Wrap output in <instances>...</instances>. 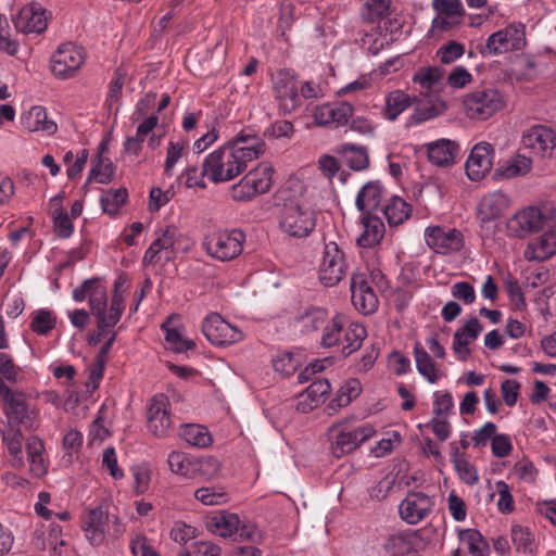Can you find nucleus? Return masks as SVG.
<instances>
[{
    "mask_svg": "<svg viewBox=\"0 0 556 556\" xmlns=\"http://www.w3.org/2000/svg\"><path fill=\"white\" fill-rule=\"evenodd\" d=\"M202 332L215 346H227L243 340V332L226 321L219 314L207 315L202 323Z\"/></svg>",
    "mask_w": 556,
    "mask_h": 556,
    "instance_id": "9d476101",
    "label": "nucleus"
},
{
    "mask_svg": "<svg viewBox=\"0 0 556 556\" xmlns=\"http://www.w3.org/2000/svg\"><path fill=\"white\" fill-rule=\"evenodd\" d=\"M441 113V105L438 103L429 102L424 105L418 102L412 115L413 124H421L428 119L438 116Z\"/></svg>",
    "mask_w": 556,
    "mask_h": 556,
    "instance_id": "0e129e2a",
    "label": "nucleus"
},
{
    "mask_svg": "<svg viewBox=\"0 0 556 556\" xmlns=\"http://www.w3.org/2000/svg\"><path fill=\"white\" fill-rule=\"evenodd\" d=\"M328 312L320 307H311L296 317L303 333L323 330L328 320Z\"/></svg>",
    "mask_w": 556,
    "mask_h": 556,
    "instance_id": "4c0bfd02",
    "label": "nucleus"
},
{
    "mask_svg": "<svg viewBox=\"0 0 556 556\" xmlns=\"http://www.w3.org/2000/svg\"><path fill=\"white\" fill-rule=\"evenodd\" d=\"M531 168V160L529 157L518 155L507 164L496 169L495 176L502 178H514L526 175Z\"/></svg>",
    "mask_w": 556,
    "mask_h": 556,
    "instance_id": "09e8293b",
    "label": "nucleus"
},
{
    "mask_svg": "<svg viewBox=\"0 0 556 556\" xmlns=\"http://www.w3.org/2000/svg\"><path fill=\"white\" fill-rule=\"evenodd\" d=\"M344 163L353 170L361 172L369 167V155L365 147L344 144L341 150Z\"/></svg>",
    "mask_w": 556,
    "mask_h": 556,
    "instance_id": "79ce46f5",
    "label": "nucleus"
},
{
    "mask_svg": "<svg viewBox=\"0 0 556 556\" xmlns=\"http://www.w3.org/2000/svg\"><path fill=\"white\" fill-rule=\"evenodd\" d=\"M110 514L101 506L91 509L84 522L85 536L93 546L101 545L105 540Z\"/></svg>",
    "mask_w": 556,
    "mask_h": 556,
    "instance_id": "b1692460",
    "label": "nucleus"
},
{
    "mask_svg": "<svg viewBox=\"0 0 556 556\" xmlns=\"http://www.w3.org/2000/svg\"><path fill=\"white\" fill-rule=\"evenodd\" d=\"M366 337L362 324L350 321L344 314H336L324 326L320 345L326 349L340 346L342 354L349 356L361 349Z\"/></svg>",
    "mask_w": 556,
    "mask_h": 556,
    "instance_id": "f03ea898",
    "label": "nucleus"
},
{
    "mask_svg": "<svg viewBox=\"0 0 556 556\" xmlns=\"http://www.w3.org/2000/svg\"><path fill=\"white\" fill-rule=\"evenodd\" d=\"M361 393V382L357 379H350L342 386L337 394V397L332 400L331 406L345 407Z\"/></svg>",
    "mask_w": 556,
    "mask_h": 556,
    "instance_id": "603ef678",
    "label": "nucleus"
},
{
    "mask_svg": "<svg viewBox=\"0 0 556 556\" xmlns=\"http://www.w3.org/2000/svg\"><path fill=\"white\" fill-rule=\"evenodd\" d=\"M511 540L517 552L532 554L536 549L534 535L527 527L514 526L511 528Z\"/></svg>",
    "mask_w": 556,
    "mask_h": 556,
    "instance_id": "de8ad7c7",
    "label": "nucleus"
},
{
    "mask_svg": "<svg viewBox=\"0 0 556 556\" xmlns=\"http://www.w3.org/2000/svg\"><path fill=\"white\" fill-rule=\"evenodd\" d=\"M239 523L240 519L237 514L220 511L211 518L208 526L212 532L228 538L237 533Z\"/></svg>",
    "mask_w": 556,
    "mask_h": 556,
    "instance_id": "c9c22d12",
    "label": "nucleus"
},
{
    "mask_svg": "<svg viewBox=\"0 0 556 556\" xmlns=\"http://www.w3.org/2000/svg\"><path fill=\"white\" fill-rule=\"evenodd\" d=\"M414 357L419 375L422 376L431 384L438 382L441 374L437 368L432 357L418 342L414 345Z\"/></svg>",
    "mask_w": 556,
    "mask_h": 556,
    "instance_id": "473e14b6",
    "label": "nucleus"
},
{
    "mask_svg": "<svg viewBox=\"0 0 556 556\" xmlns=\"http://www.w3.org/2000/svg\"><path fill=\"white\" fill-rule=\"evenodd\" d=\"M556 254V231L549 230L531 241L526 251L525 257L529 261H545Z\"/></svg>",
    "mask_w": 556,
    "mask_h": 556,
    "instance_id": "cd10ccee",
    "label": "nucleus"
},
{
    "mask_svg": "<svg viewBox=\"0 0 556 556\" xmlns=\"http://www.w3.org/2000/svg\"><path fill=\"white\" fill-rule=\"evenodd\" d=\"M299 362L291 353H282L273 359V367L276 372L283 376L292 375L298 368Z\"/></svg>",
    "mask_w": 556,
    "mask_h": 556,
    "instance_id": "e2e57ef3",
    "label": "nucleus"
},
{
    "mask_svg": "<svg viewBox=\"0 0 556 556\" xmlns=\"http://www.w3.org/2000/svg\"><path fill=\"white\" fill-rule=\"evenodd\" d=\"M526 46V29L521 23L509 24L491 34L484 45L477 47L483 58L496 56L509 51L521 50Z\"/></svg>",
    "mask_w": 556,
    "mask_h": 556,
    "instance_id": "423d86ee",
    "label": "nucleus"
},
{
    "mask_svg": "<svg viewBox=\"0 0 556 556\" xmlns=\"http://www.w3.org/2000/svg\"><path fill=\"white\" fill-rule=\"evenodd\" d=\"M374 434L375 429L370 425L354 427L346 420L336 422L328 429L331 453L340 458L356 450Z\"/></svg>",
    "mask_w": 556,
    "mask_h": 556,
    "instance_id": "20e7f679",
    "label": "nucleus"
},
{
    "mask_svg": "<svg viewBox=\"0 0 556 556\" xmlns=\"http://www.w3.org/2000/svg\"><path fill=\"white\" fill-rule=\"evenodd\" d=\"M458 539L467 545L472 556H490V547L483 535L476 529L459 530Z\"/></svg>",
    "mask_w": 556,
    "mask_h": 556,
    "instance_id": "a19ab883",
    "label": "nucleus"
},
{
    "mask_svg": "<svg viewBox=\"0 0 556 556\" xmlns=\"http://www.w3.org/2000/svg\"><path fill=\"white\" fill-rule=\"evenodd\" d=\"M128 192L126 188L109 189L102 192L100 204L102 211L111 216L116 215L126 203Z\"/></svg>",
    "mask_w": 556,
    "mask_h": 556,
    "instance_id": "c03bdc74",
    "label": "nucleus"
},
{
    "mask_svg": "<svg viewBox=\"0 0 556 556\" xmlns=\"http://www.w3.org/2000/svg\"><path fill=\"white\" fill-rule=\"evenodd\" d=\"M522 144L538 155H549L556 147V131L548 126L535 125L522 136Z\"/></svg>",
    "mask_w": 556,
    "mask_h": 556,
    "instance_id": "a211bd4d",
    "label": "nucleus"
},
{
    "mask_svg": "<svg viewBox=\"0 0 556 556\" xmlns=\"http://www.w3.org/2000/svg\"><path fill=\"white\" fill-rule=\"evenodd\" d=\"M451 446V460L457 471L460 480L468 485H473L478 482L479 476L476 467L470 464L460 453L455 442Z\"/></svg>",
    "mask_w": 556,
    "mask_h": 556,
    "instance_id": "f704fd0d",
    "label": "nucleus"
},
{
    "mask_svg": "<svg viewBox=\"0 0 556 556\" xmlns=\"http://www.w3.org/2000/svg\"><path fill=\"white\" fill-rule=\"evenodd\" d=\"M509 197L502 190L489 192L482 197L478 204V216L481 223L500 218L509 207Z\"/></svg>",
    "mask_w": 556,
    "mask_h": 556,
    "instance_id": "5701e85b",
    "label": "nucleus"
},
{
    "mask_svg": "<svg viewBox=\"0 0 556 556\" xmlns=\"http://www.w3.org/2000/svg\"><path fill=\"white\" fill-rule=\"evenodd\" d=\"M85 54L73 43L61 45L51 56V71L58 78L72 77L83 65Z\"/></svg>",
    "mask_w": 556,
    "mask_h": 556,
    "instance_id": "f8f14e48",
    "label": "nucleus"
},
{
    "mask_svg": "<svg viewBox=\"0 0 556 556\" xmlns=\"http://www.w3.org/2000/svg\"><path fill=\"white\" fill-rule=\"evenodd\" d=\"M494 148L488 142L477 143L465 164L466 174L472 181H480L492 169Z\"/></svg>",
    "mask_w": 556,
    "mask_h": 556,
    "instance_id": "dca6fc26",
    "label": "nucleus"
},
{
    "mask_svg": "<svg viewBox=\"0 0 556 556\" xmlns=\"http://www.w3.org/2000/svg\"><path fill=\"white\" fill-rule=\"evenodd\" d=\"M161 328L165 332L166 343L174 352L184 353L195 348L194 341L184 338L177 328L168 326V321L163 323Z\"/></svg>",
    "mask_w": 556,
    "mask_h": 556,
    "instance_id": "49530a36",
    "label": "nucleus"
},
{
    "mask_svg": "<svg viewBox=\"0 0 556 556\" xmlns=\"http://www.w3.org/2000/svg\"><path fill=\"white\" fill-rule=\"evenodd\" d=\"M0 396L5 404L4 414L9 425L25 424L29 419V408L23 393L14 392L4 382H0Z\"/></svg>",
    "mask_w": 556,
    "mask_h": 556,
    "instance_id": "6ab92c4d",
    "label": "nucleus"
},
{
    "mask_svg": "<svg viewBox=\"0 0 556 556\" xmlns=\"http://www.w3.org/2000/svg\"><path fill=\"white\" fill-rule=\"evenodd\" d=\"M380 212L390 226H397L410 216L412 206L402 198L393 195L386 205L381 206Z\"/></svg>",
    "mask_w": 556,
    "mask_h": 556,
    "instance_id": "72a5a7b5",
    "label": "nucleus"
},
{
    "mask_svg": "<svg viewBox=\"0 0 556 556\" xmlns=\"http://www.w3.org/2000/svg\"><path fill=\"white\" fill-rule=\"evenodd\" d=\"M364 231L357 239L361 248H372L377 245L384 236L386 228L381 218L374 214H362Z\"/></svg>",
    "mask_w": 556,
    "mask_h": 556,
    "instance_id": "c756f323",
    "label": "nucleus"
},
{
    "mask_svg": "<svg viewBox=\"0 0 556 556\" xmlns=\"http://www.w3.org/2000/svg\"><path fill=\"white\" fill-rule=\"evenodd\" d=\"M194 459L195 457L173 451L168 454L167 464L172 472L185 478H194Z\"/></svg>",
    "mask_w": 556,
    "mask_h": 556,
    "instance_id": "a18cd8bd",
    "label": "nucleus"
},
{
    "mask_svg": "<svg viewBox=\"0 0 556 556\" xmlns=\"http://www.w3.org/2000/svg\"><path fill=\"white\" fill-rule=\"evenodd\" d=\"M482 330L483 326L480 320L477 317H472L455 331L453 336V350L459 359H467L470 354L468 345L479 337Z\"/></svg>",
    "mask_w": 556,
    "mask_h": 556,
    "instance_id": "a878e982",
    "label": "nucleus"
},
{
    "mask_svg": "<svg viewBox=\"0 0 556 556\" xmlns=\"http://www.w3.org/2000/svg\"><path fill=\"white\" fill-rule=\"evenodd\" d=\"M55 324L54 314L49 309L41 308L34 313L30 329L40 336H45L55 327Z\"/></svg>",
    "mask_w": 556,
    "mask_h": 556,
    "instance_id": "8fccbe9b",
    "label": "nucleus"
},
{
    "mask_svg": "<svg viewBox=\"0 0 556 556\" xmlns=\"http://www.w3.org/2000/svg\"><path fill=\"white\" fill-rule=\"evenodd\" d=\"M427 245L438 254H448L464 247V236L455 228L429 226L425 229Z\"/></svg>",
    "mask_w": 556,
    "mask_h": 556,
    "instance_id": "ddd939ff",
    "label": "nucleus"
},
{
    "mask_svg": "<svg viewBox=\"0 0 556 556\" xmlns=\"http://www.w3.org/2000/svg\"><path fill=\"white\" fill-rule=\"evenodd\" d=\"M427 154L433 165L446 167L454 164L458 146L450 139H439L427 144Z\"/></svg>",
    "mask_w": 556,
    "mask_h": 556,
    "instance_id": "bb28decb",
    "label": "nucleus"
},
{
    "mask_svg": "<svg viewBox=\"0 0 556 556\" xmlns=\"http://www.w3.org/2000/svg\"><path fill=\"white\" fill-rule=\"evenodd\" d=\"M20 425H9L7 430H2V439L7 444L9 452L18 456L22 453V432L18 428Z\"/></svg>",
    "mask_w": 556,
    "mask_h": 556,
    "instance_id": "bf43d9fd",
    "label": "nucleus"
},
{
    "mask_svg": "<svg viewBox=\"0 0 556 556\" xmlns=\"http://www.w3.org/2000/svg\"><path fill=\"white\" fill-rule=\"evenodd\" d=\"M390 5L391 0H367L364 5V20L374 23L387 17Z\"/></svg>",
    "mask_w": 556,
    "mask_h": 556,
    "instance_id": "3c124183",
    "label": "nucleus"
},
{
    "mask_svg": "<svg viewBox=\"0 0 556 556\" xmlns=\"http://www.w3.org/2000/svg\"><path fill=\"white\" fill-rule=\"evenodd\" d=\"M384 189L379 180L368 181L357 192L355 204L362 214H374L381 210Z\"/></svg>",
    "mask_w": 556,
    "mask_h": 556,
    "instance_id": "393cba45",
    "label": "nucleus"
},
{
    "mask_svg": "<svg viewBox=\"0 0 556 556\" xmlns=\"http://www.w3.org/2000/svg\"><path fill=\"white\" fill-rule=\"evenodd\" d=\"M245 233L238 229H225L210 233L203 241L206 253L220 262L236 258L243 250Z\"/></svg>",
    "mask_w": 556,
    "mask_h": 556,
    "instance_id": "39448f33",
    "label": "nucleus"
},
{
    "mask_svg": "<svg viewBox=\"0 0 556 556\" xmlns=\"http://www.w3.org/2000/svg\"><path fill=\"white\" fill-rule=\"evenodd\" d=\"M416 539L414 531L397 532L386 539L383 548L393 556H404L415 549Z\"/></svg>",
    "mask_w": 556,
    "mask_h": 556,
    "instance_id": "7c9ffc66",
    "label": "nucleus"
},
{
    "mask_svg": "<svg viewBox=\"0 0 556 556\" xmlns=\"http://www.w3.org/2000/svg\"><path fill=\"white\" fill-rule=\"evenodd\" d=\"M13 23L18 31L40 34L47 28L46 10L38 3H30L20 10Z\"/></svg>",
    "mask_w": 556,
    "mask_h": 556,
    "instance_id": "412c9836",
    "label": "nucleus"
},
{
    "mask_svg": "<svg viewBox=\"0 0 556 556\" xmlns=\"http://www.w3.org/2000/svg\"><path fill=\"white\" fill-rule=\"evenodd\" d=\"M179 437L188 444L195 447H206L211 445L213 439L210 431L201 425L187 424L180 427Z\"/></svg>",
    "mask_w": 556,
    "mask_h": 556,
    "instance_id": "ea45409f",
    "label": "nucleus"
},
{
    "mask_svg": "<svg viewBox=\"0 0 556 556\" xmlns=\"http://www.w3.org/2000/svg\"><path fill=\"white\" fill-rule=\"evenodd\" d=\"M351 293L354 307L364 315L372 314L378 308V298L363 275L352 277Z\"/></svg>",
    "mask_w": 556,
    "mask_h": 556,
    "instance_id": "4be33fe9",
    "label": "nucleus"
},
{
    "mask_svg": "<svg viewBox=\"0 0 556 556\" xmlns=\"http://www.w3.org/2000/svg\"><path fill=\"white\" fill-rule=\"evenodd\" d=\"M54 232L59 238L67 239L74 231L71 217L62 208H55L52 214Z\"/></svg>",
    "mask_w": 556,
    "mask_h": 556,
    "instance_id": "4d7b16f0",
    "label": "nucleus"
},
{
    "mask_svg": "<svg viewBox=\"0 0 556 556\" xmlns=\"http://www.w3.org/2000/svg\"><path fill=\"white\" fill-rule=\"evenodd\" d=\"M264 152L265 143L260 137L240 131L204 157L202 176H206L213 184L230 181L247 169L249 162L258 159Z\"/></svg>",
    "mask_w": 556,
    "mask_h": 556,
    "instance_id": "f257e3e1",
    "label": "nucleus"
},
{
    "mask_svg": "<svg viewBox=\"0 0 556 556\" xmlns=\"http://www.w3.org/2000/svg\"><path fill=\"white\" fill-rule=\"evenodd\" d=\"M114 174L115 167L113 163L109 159H103L99 155L92 162L85 186L93 180L103 185L110 184L114 178Z\"/></svg>",
    "mask_w": 556,
    "mask_h": 556,
    "instance_id": "37998d69",
    "label": "nucleus"
},
{
    "mask_svg": "<svg viewBox=\"0 0 556 556\" xmlns=\"http://www.w3.org/2000/svg\"><path fill=\"white\" fill-rule=\"evenodd\" d=\"M294 134L293 124L290 121L280 119L274 122L266 130L265 136L271 139L292 138Z\"/></svg>",
    "mask_w": 556,
    "mask_h": 556,
    "instance_id": "69168bd1",
    "label": "nucleus"
},
{
    "mask_svg": "<svg viewBox=\"0 0 556 556\" xmlns=\"http://www.w3.org/2000/svg\"><path fill=\"white\" fill-rule=\"evenodd\" d=\"M546 217L540 208L530 206L517 212L507 220L506 227L509 236L525 238L526 236L543 229Z\"/></svg>",
    "mask_w": 556,
    "mask_h": 556,
    "instance_id": "2eb2a0df",
    "label": "nucleus"
},
{
    "mask_svg": "<svg viewBox=\"0 0 556 556\" xmlns=\"http://www.w3.org/2000/svg\"><path fill=\"white\" fill-rule=\"evenodd\" d=\"M464 52V45L456 41H450L438 50V56L443 64H451L459 59Z\"/></svg>",
    "mask_w": 556,
    "mask_h": 556,
    "instance_id": "338daca9",
    "label": "nucleus"
},
{
    "mask_svg": "<svg viewBox=\"0 0 556 556\" xmlns=\"http://www.w3.org/2000/svg\"><path fill=\"white\" fill-rule=\"evenodd\" d=\"M255 195H257V193L254 188H252V185L247 175H244L239 182L232 185L231 187V197L235 201H249Z\"/></svg>",
    "mask_w": 556,
    "mask_h": 556,
    "instance_id": "774afa93",
    "label": "nucleus"
},
{
    "mask_svg": "<svg viewBox=\"0 0 556 556\" xmlns=\"http://www.w3.org/2000/svg\"><path fill=\"white\" fill-rule=\"evenodd\" d=\"M348 265L344 252L338 243H325L321 262L319 264V280L326 287L339 283L345 275Z\"/></svg>",
    "mask_w": 556,
    "mask_h": 556,
    "instance_id": "1a4fd4ad",
    "label": "nucleus"
},
{
    "mask_svg": "<svg viewBox=\"0 0 556 556\" xmlns=\"http://www.w3.org/2000/svg\"><path fill=\"white\" fill-rule=\"evenodd\" d=\"M23 124L29 131H42L47 135H53L58 126L53 121L48 119L47 111L43 106H33L26 116Z\"/></svg>",
    "mask_w": 556,
    "mask_h": 556,
    "instance_id": "2f4dec72",
    "label": "nucleus"
},
{
    "mask_svg": "<svg viewBox=\"0 0 556 556\" xmlns=\"http://www.w3.org/2000/svg\"><path fill=\"white\" fill-rule=\"evenodd\" d=\"M432 8L441 15L450 18H462L465 14L464 5L460 0H432Z\"/></svg>",
    "mask_w": 556,
    "mask_h": 556,
    "instance_id": "5fc2aeb1",
    "label": "nucleus"
},
{
    "mask_svg": "<svg viewBox=\"0 0 556 556\" xmlns=\"http://www.w3.org/2000/svg\"><path fill=\"white\" fill-rule=\"evenodd\" d=\"M273 85L283 114H290L301 105L298 84L290 70L277 71L273 76Z\"/></svg>",
    "mask_w": 556,
    "mask_h": 556,
    "instance_id": "9b49d317",
    "label": "nucleus"
},
{
    "mask_svg": "<svg viewBox=\"0 0 556 556\" xmlns=\"http://www.w3.org/2000/svg\"><path fill=\"white\" fill-rule=\"evenodd\" d=\"M73 299L76 302L88 299L91 313L101 325H116L121 320L117 296H112L110 309L106 312L108 291L100 278L86 279L73 290Z\"/></svg>",
    "mask_w": 556,
    "mask_h": 556,
    "instance_id": "7ed1b4c3",
    "label": "nucleus"
},
{
    "mask_svg": "<svg viewBox=\"0 0 556 556\" xmlns=\"http://www.w3.org/2000/svg\"><path fill=\"white\" fill-rule=\"evenodd\" d=\"M274 167L268 163H261L247 174L252 188L257 194L268 192L273 185Z\"/></svg>",
    "mask_w": 556,
    "mask_h": 556,
    "instance_id": "58836bf2",
    "label": "nucleus"
},
{
    "mask_svg": "<svg viewBox=\"0 0 556 556\" xmlns=\"http://www.w3.org/2000/svg\"><path fill=\"white\" fill-rule=\"evenodd\" d=\"M331 391V386L327 379H316L300 394L298 401V410L308 412L324 401L325 396Z\"/></svg>",
    "mask_w": 556,
    "mask_h": 556,
    "instance_id": "c85d7f7f",
    "label": "nucleus"
},
{
    "mask_svg": "<svg viewBox=\"0 0 556 556\" xmlns=\"http://www.w3.org/2000/svg\"><path fill=\"white\" fill-rule=\"evenodd\" d=\"M416 98H410L403 90H394L386 96L384 117L389 121H395L407 108H409Z\"/></svg>",
    "mask_w": 556,
    "mask_h": 556,
    "instance_id": "e433bc0d",
    "label": "nucleus"
},
{
    "mask_svg": "<svg viewBox=\"0 0 556 556\" xmlns=\"http://www.w3.org/2000/svg\"><path fill=\"white\" fill-rule=\"evenodd\" d=\"M353 115V106L348 102L324 103L316 106L313 117L319 126H344Z\"/></svg>",
    "mask_w": 556,
    "mask_h": 556,
    "instance_id": "aec40b11",
    "label": "nucleus"
},
{
    "mask_svg": "<svg viewBox=\"0 0 556 556\" xmlns=\"http://www.w3.org/2000/svg\"><path fill=\"white\" fill-rule=\"evenodd\" d=\"M503 97L494 88H482L470 92L464 100L466 115L471 119L484 121L503 106Z\"/></svg>",
    "mask_w": 556,
    "mask_h": 556,
    "instance_id": "6e6552de",
    "label": "nucleus"
},
{
    "mask_svg": "<svg viewBox=\"0 0 556 556\" xmlns=\"http://www.w3.org/2000/svg\"><path fill=\"white\" fill-rule=\"evenodd\" d=\"M219 468V462L213 456L195 457L194 478L200 476L206 479H211L218 473Z\"/></svg>",
    "mask_w": 556,
    "mask_h": 556,
    "instance_id": "13d9d810",
    "label": "nucleus"
},
{
    "mask_svg": "<svg viewBox=\"0 0 556 556\" xmlns=\"http://www.w3.org/2000/svg\"><path fill=\"white\" fill-rule=\"evenodd\" d=\"M194 497L204 505H220L228 501V495L223 489L203 486L194 492Z\"/></svg>",
    "mask_w": 556,
    "mask_h": 556,
    "instance_id": "864d4df0",
    "label": "nucleus"
},
{
    "mask_svg": "<svg viewBox=\"0 0 556 556\" xmlns=\"http://www.w3.org/2000/svg\"><path fill=\"white\" fill-rule=\"evenodd\" d=\"M443 72L441 68L433 66L421 68L414 74L413 81L419 84L424 89L433 88L442 78Z\"/></svg>",
    "mask_w": 556,
    "mask_h": 556,
    "instance_id": "6e6d98bb",
    "label": "nucleus"
},
{
    "mask_svg": "<svg viewBox=\"0 0 556 556\" xmlns=\"http://www.w3.org/2000/svg\"><path fill=\"white\" fill-rule=\"evenodd\" d=\"M434 503L422 492L409 493L400 504L401 518L409 525H417L432 510Z\"/></svg>",
    "mask_w": 556,
    "mask_h": 556,
    "instance_id": "f3484780",
    "label": "nucleus"
},
{
    "mask_svg": "<svg viewBox=\"0 0 556 556\" xmlns=\"http://www.w3.org/2000/svg\"><path fill=\"white\" fill-rule=\"evenodd\" d=\"M185 147L186 143L184 141H169L164 165V174L166 176H172L173 168L181 157Z\"/></svg>",
    "mask_w": 556,
    "mask_h": 556,
    "instance_id": "680f3d73",
    "label": "nucleus"
},
{
    "mask_svg": "<svg viewBox=\"0 0 556 556\" xmlns=\"http://www.w3.org/2000/svg\"><path fill=\"white\" fill-rule=\"evenodd\" d=\"M279 225L281 230L290 237H307L316 226L315 212L298 203L286 204Z\"/></svg>",
    "mask_w": 556,
    "mask_h": 556,
    "instance_id": "0eeeda50",
    "label": "nucleus"
},
{
    "mask_svg": "<svg viewBox=\"0 0 556 556\" xmlns=\"http://www.w3.org/2000/svg\"><path fill=\"white\" fill-rule=\"evenodd\" d=\"M147 427L157 438L167 437L172 419L169 401L164 394H156L151 399L147 409Z\"/></svg>",
    "mask_w": 556,
    "mask_h": 556,
    "instance_id": "4468645a",
    "label": "nucleus"
},
{
    "mask_svg": "<svg viewBox=\"0 0 556 556\" xmlns=\"http://www.w3.org/2000/svg\"><path fill=\"white\" fill-rule=\"evenodd\" d=\"M454 407L452 394L447 391H435L433 393V416H446Z\"/></svg>",
    "mask_w": 556,
    "mask_h": 556,
    "instance_id": "052dcab7",
    "label": "nucleus"
}]
</instances>
